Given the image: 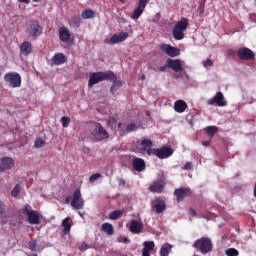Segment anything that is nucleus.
I'll list each match as a JSON object with an SVG mask.
<instances>
[{
  "label": "nucleus",
  "instance_id": "1",
  "mask_svg": "<svg viewBox=\"0 0 256 256\" xmlns=\"http://www.w3.org/2000/svg\"><path fill=\"white\" fill-rule=\"evenodd\" d=\"M90 139L96 142L105 141V139H109V133L103 128L101 123L95 122L91 125Z\"/></svg>",
  "mask_w": 256,
  "mask_h": 256
},
{
  "label": "nucleus",
  "instance_id": "2",
  "mask_svg": "<svg viewBox=\"0 0 256 256\" xmlns=\"http://www.w3.org/2000/svg\"><path fill=\"white\" fill-rule=\"evenodd\" d=\"M101 81H115V74L111 71L109 72H94L90 75L88 87H93Z\"/></svg>",
  "mask_w": 256,
  "mask_h": 256
},
{
  "label": "nucleus",
  "instance_id": "3",
  "mask_svg": "<svg viewBox=\"0 0 256 256\" xmlns=\"http://www.w3.org/2000/svg\"><path fill=\"white\" fill-rule=\"evenodd\" d=\"M21 215H26L30 225H39L41 223L42 216L39 212L33 210L31 205L25 204V206L20 210Z\"/></svg>",
  "mask_w": 256,
  "mask_h": 256
},
{
  "label": "nucleus",
  "instance_id": "4",
  "mask_svg": "<svg viewBox=\"0 0 256 256\" xmlns=\"http://www.w3.org/2000/svg\"><path fill=\"white\" fill-rule=\"evenodd\" d=\"M25 33L31 39H37L43 33V28L37 20H31L26 23Z\"/></svg>",
  "mask_w": 256,
  "mask_h": 256
},
{
  "label": "nucleus",
  "instance_id": "5",
  "mask_svg": "<svg viewBox=\"0 0 256 256\" xmlns=\"http://www.w3.org/2000/svg\"><path fill=\"white\" fill-rule=\"evenodd\" d=\"M187 27H189V20L187 18L179 21L173 29V37L176 41H181V39H185V31H187Z\"/></svg>",
  "mask_w": 256,
  "mask_h": 256
},
{
  "label": "nucleus",
  "instance_id": "6",
  "mask_svg": "<svg viewBox=\"0 0 256 256\" xmlns=\"http://www.w3.org/2000/svg\"><path fill=\"white\" fill-rule=\"evenodd\" d=\"M193 247L195 249H198V251L202 252L203 255H206V253H210V251H213V243L211 242V239L205 237L198 239L193 244Z\"/></svg>",
  "mask_w": 256,
  "mask_h": 256
},
{
  "label": "nucleus",
  "instance_id": "7",
  "mask_svg": "<svg viewBox=\"0 0 256 256\" xmlns=\"http://www.w3.org/2000/svg\"><path fill=\"white\" fill-rule=\"evenodd\" d=\"M4 81L14 89L17 87H21V74L17 72H8L4 75Z\"/></svg>",
  "mask_w": 256,
  "mask_h": 256
},
{
  "label": "nucleus",
  "instance_id": "8",
  "mask_svg": "<svg viewBox=\"0 0 256 256\" xmlns=\"http://www.w3.org/2000/svg\"><path fill=\"white\" fill-rule=\"evenodd\" d=\"M149 155H155L159 159H167L168 157H171V155H173V149L167 146H164L160 149L153 148L149 151Z\"/></svg>",
  "mask_w": 256,
  "mask_h": 256
},
{
  "label": "nucleus",
  "instance_id": "9",
  "mask_svg": "<svg viewBox=\"0 0 256 256\" xmlns=\"http://www.w3.org/2000/svg\"><path fill=\"white\" fill-rule=\"evenodd\" d=\"M71 207L73 209H83L85 207V200H83V196L81 195V190L76 189L73 193L72 200H71Z\"/></svg>",
  "mask_w": 256,
  "mask_h": 256
},
{
  "label": "nucleus",
  "instance_id": "10",
  "mask_svg": "<svg viewBox=\"0 0 256 256\" xmlns=\"http://www.w3.org/2000/svg\"><path fill=\"white\" fill-rule=\"evenodd\" d=\"M160 50L162 53H165V55H168V57H179V55H181V50L179 48L169 44H161Z\"/></svg>",
  "mask_w": 256,
  "mask_h": 256
},
{
  "label": "nucleus",
  "instance_id": "11",
  "mask_svg": "<svg viewBox=\"0 0 256 256\" xmlns=\"http://www.w3.org/2000/svg\"><path fill=\"white\" fill-rule=\"evenodd\" d=\"M209 105H217V107H227V100L223 96V92H217L214 97L208 100Z\"/></svg>",
  "mask_w": 256,
  "mask_h": 256
},
{
  "label": "nucleus",
  "instance_id": "12",
  "mask_svg": "<svg viewBox=\"0 0 256 256\" xmlns=\"http://www.w3.org/2000/svg\"><path fill=\"white\" fill-rule=\"evenodd\" d=\"M149 3V0H139L138 6L134 9L131 15V19L137 20L141 15H143L145 11V7H147V4Z\"/></svg>",
  "mask_w": 256,
  "mask_h": 256
},
{
  "label": "nucleus",
  "instance_id": "13",
  "mask_svg": "<svg viewBox=\"0 0 256 256\" xmlns=\"http://www.w3.org/2000/svg\"><path fill=\"white\" fill-rule=\"evenodd\" d=\"M129 37V33L127 32H120L118 34H114L110 39H105L104 43L108 45H116V43H122Z\"/></svg>",
  "mask_w": 256,
  "mask_h": 256
},
{
  "label": "nucleus",
  "instance_id": "14",
  "mask_svg": "<svg viewBox=\"0 0 256 256\" xmlns=\"http://www.w3.org/2000/svg\"><path fill=\"white\" fill-rule=\"evenodd\" d=\"M152 209L159 215L163 213L167 209V205L165 204V200L161 197H156L151 203Z\"/></svg>",
  "mask_w": 256,
  "mask_h": 256
},
{
  "label": "nucleus",
  "instance_id": "15",
  "mask_svg": "<svg viewBox=\"0 0 256 256\" xmlns=\"http://www.w3.org/2000/svg\"><path fill=\"white\" fill-rule=\"evenodd\" d=\"M15 165V161L11 157H3L0 159V173L3 171H9V169H13Z\"/></svg>",
  "mask_w": 256,
  "mask_h": 256
},
{
  "label": "nucleus",
  "instance_id": "16",
  "mask_svg": "<svg viewBox=\"0 0 256 256\" xmlns=\"http://www.w3.org/2000/svg\"><path fill=\"white\" fill-rule=\"evenodd\" d=\"M167 67L169 69H172V71H175V73H181L183 71V64L181 63V60L179 59H171L169 58L167 61Z\"/></svg>",
  "mask_w": 256,
  "mask_h": 256
},
{
  "label": "nucleus",
  "instance_id": "17",
  "mask_svg": "<svg viewBox=\"0 0 256 256\" xmlns=\"http://www.w3.org/2000/svg\"><path fill=\"white\" fill-rule=\"evenodd\" d=\"M239 59L242 61H249L255 57V54L251 51V49L243 47L237 51Z\"/></svg>",
  "mask_w": 256,
  "mask_h": 256
},
{
  "label": "nucleus",
  "instance_id": "18",
  "mask_svg": "<svg viewBox=\"0 0 256 256\" xmlns=\"http://www.w3.org/2000/svg\"><path fill=\"white\" fill-rule=\"evenodd\" d=\"M59 39L62 43H69V41H71V32L69 31V28L65 26L60 27Z\"/></svg>",
  "mask_w": 256,
  "mask_h": 256
},
{
  "label": "nucleus",
  "instance_id": "19",
  "mask_svg": "<svg viewBox=\"0 0 256 256\" xmlns=\"http://www.w3.org/2000/svg\"><path fill=\"white\" fill-rule=\"evenodd\" d=\"M174 195L178 202L183 201V199H185V197H189V195H191V189L178 188L174 191Z\"/></svg>",
  "mask_w": 256,
  "mask_h": 256
},
{
  "label": "nucleus",
  "instance_id": "20",
  "mask_svg": "<svg viewBox=\"0 0 256 256\" xmlns=\"http://www.w3.org/2000/svg\"><path fill=\"white\" fill-rule=\"evenodd\" d=\"M108 125L111 127V129H114L115 131L118 130L121 137H123V135H125V130H123L121 122L117 123V119L110 118L108 120Z\"/></svg>",
  "mask_w": 256,
  "mask_h": 256
},
{
  "label": "nucleus",
  "instance_id": "21",
  "mask_svg": "<svg viewBox=\"0 0 256 256\" xmlns=\"http://www.w3.org/2000/svg\"><path fill=\"white\" fill-rule=\"evenodd\" d=\"M142 256H151V251L155 249V242L145 241L143 243Z\"/></svg>",
  "mask_w": 256,
  "mask_h": 256
},
{
  "label": "nucleus",
  "instance_id": "22",
  "mask_svg": "<svg viewBox=\"0 0 256 256\" xmlns=\"http://www.w3.org/2000/svg\"><path fill=\"white\" fill-rule=\"evenodd\" d=\"M129 230L131 231V233L139 234L141 233V231H143V223L136 220H132L130 223Z\"/></svg>",
  "mask_w": 256,
  "mask_h": 256
},
{
  "label": "nucleus",
  "instance_id": "23",
  "mask_svg": "<svg viewBox=\"0 0 256 256\" xmlns=\"http://www.w3.org/2000/svg\"><path fill=\"white\" fill-rule=\"evenodd\" d=\"M62 229V235H69L71 233V217H66L64 220H62L61 223Z\"/></svg>",
  "mask_w": 256,
  "mask_h": 256
},
{
  "label": "nucleus",
  "instance_id": "24",
  "mask_svg": "<svg viewBox=\"0 0 256 256\" xmlns=\"http://www.w3.org/2000/svg\"><path fill=\"white\" fill-rule=\"evenodd\" d=\"M133 168L135 171L141 173V171H145V160L141 158H134L133 159Z\"/></svg>",
  "mask_w": 256,
  "mask_h": 256
},
{
  "label": "nucleus",
  "instance_id": "25",
  "mask_svg": "<svg viewBox=\"0 0 256 256\" xmlns=\"http://www.w3.org/2000/svg\"><path fill=\"white\" fill-rule=\"evenodd\" d=\"M141 150L146 151L147 155H149V151H153V141L151 139L143 138L140 142Z\"/></svg>",
  "mask_w": 256,
  "mask_h": 256
},
{
  "label": "nucleus",
  "instance_id": "26",
  "mask_svg": "<svg viewBox=\"0 0 256 256\" xmlns=\"http://www.w3.org/2000/svg\"><path fill=\"white\" fill-rule=\"evenodd\" d=\"M163 189H165V186H163V182L161 181H155L149 187L151 193H163Z\"/></svg>",
  "mask_w": 256,
  "mask_h": 256
},
{
  "label": "nucleus",
  "instance_id": "27",
  "mask_svg": "<svg viewBox=\"0 0 256 256\" xmlns=\"http://www.w3.org/2000/svg\"><path fill=\"white\" fill-rule=\"evenodd\" d=\"M20 51L24 55H30V53H33V45L29 41H24L20 46Z\"/></svg>",
  "mask_w": 256,
  "mask_h": 256
},
{
  "label": "nucleus",
  "instance_id": "28",
  "mask_svg": "<svg viewBox=\"0 0 256 256\" xmlns=\"http://www.w3.org/2000/svg\"><path fill=\"white\" fill-rule=\"evenodd\" d=\"M187 109V102L184 100H177L174 103V110L176 113H185V110Z\"/></svg>",
  "mask_w": 256,
  "mask_h": 256
},
{
  "label": "nucleus",
  "instance_id": "29",
  "mask_svg": "<svg viewBox=\"0 0 256 256\" xmlns=\"http://www.w3.org/2000/svg\"><path fill=\"white\" fill-rule=\"evenodd\" d=\"M67 61V57L63 53L55 54L53 57L54 65H63Z\"/></svg>",
  "mask_w": 256,
  "mask_h": 256
},
{
  "label": "nucleus",
  "instance_id": "30",
  "mask_svg": "<svg viewBox=\"0 0 256 256\" xmlns=\"http://www.w3.org/2000/svg\"><path fill=\"white\" fill-rule=\"evenodd\" d=\"M172 249H173V245L169 243L163 244L160 249V256H169V253H171Z\"/></svg>",
  "mask_w": 256,
  "mask_h": 256
},
{
  "label": "nucleus",
  "instance_id": "31",
  "mask_svg": "<svg viewBox=\"0 0 256 256\" xmlns=\"http://www.w3.org/2000/svg\"><path fill=\"white\" fill-rule=\"evenodd\" d=\"M101 229L107 235H113L115 233V229L113 228V225L111 223L102 224Z\"/></svg>",
  "mask_w": 256,
  "mask_h": 256
},
{
  "label": "nucleus",
  "instance_id": "32",
  "mask_svg": "<svg viewBox=\"0 0 256 256\" xmlns=\"http://www.w3.org/2000/svg\"><path fill=\"white\" fill-rule=\"evenodd\" d=\"M82 19H93L95 18V11L86 9L81 14Z\"/></svg>",
  "mask_w": 256,
  "mask_h": 256
},
{
  "label": "nucleus",
  "instance_id": "33",
  "mask_svg": "<svg viewBox=\"0 0 256 256\" xmlns=\"http://www.w3.org/2000/svg\"><path fill=\"white\" fill-rule=\"evenodd\" d=\"M204 131H206L212 139V137H215V133H217L219 129L216 126H208L204 128Z\"/></svg>",
  "mask_w": 256,
  "mask_h": 256
},
{
  "label": "nucleus",
  "instance_id": "34",
  "mask_svg": "<svg viewBox=\"0 0 256 256\" xmlns=\"http://www.w3.org/2000/svg\"><path fill=\"white\" fill-rule=\"evenodd\" d=\"M121 215H123V211L115 210L109 214V219H111L112 221H117V219H119Z\"/></svg>",
  "mask_w": 256,
  "mask_h": 256
},
{
  "label": "nucleus",
  "instance_id": "35",
  "mask_svg": "<svg viewBox=\"0 0 256 256\" xmlns=\"http://www.w3.org/2000/svg\"><path fill=\"white\" fill-rule=\"evenodd\" d=\"M69 24L71 27H79V25H81V18L74 16L70 19Z\"/></svg>",
  "mask_w": 256,
  "mask_h": 256
},
{
  "label": "nucleus",
  "instance_id": "36",
  "mask_svg": "<svg viewBox=\"0 0 256 256\" xmlns=\"http://www.w3.org/2000/svg\"><path fill=\"white\" fill-rule=\"evenodd\" d=\"M112 81H114V82L111 87V93H115V91H117L123 85V83L121 81L117 80L116 76H115V79Z\"/></svg>",
  "mask_w": 256,
  "mask_h": 256
},
{
  "label": "nucleus",
  "instance_id": "37",
  "mask_svg": "<svg viewBox=\"0 0 256 256\" xmlns=\"http://www.w3.org/2000/svg\"><path fill=\"white\" fill-rule=\"evenodd\" d=\"M133 131H137V124L135 123H131L126 127V129L124 130V135L126 133H133Z\"/></svg>",
  "mask_w": 256,
  "mask_h": 256
},
{
  "label": "nucleus",
  "instance_id": "38",
  "mask_svg": "<svg viewBox=\"0 0 256 256\" xmlns=\"http://www.w3.org/2000/svg\"><path fill=\"white\" fill-rule=\"evenodd\" d=\"M225 254L227 256H239V251H237V249H235V248H228L225 251Z\"/></svg>",
  "mask_w": 256,
  "mask_h": 256
},
{
  "label": "nucleus",
  "instance_id": "39",
  "mask_svg": "<svg viewBox=\"0 0 256 256\" xmlns=\"http://www.w3.org/2000/svg\"><path fill=\"white\" fill-rule=\"evenodd\" d=\"M43 145H45V140L42 138H37L34 142V147H36V149H41Z\"/></svg>",
  "mask_w": 256,
  "mask_h": 256
},
{
  "label": "nucleus",
  "instance_id": "40",
  "mask_svg": "<svg viewBox=\"0 0 256 256\" xmlns=\"http://www.w3.org/2000/svg\"><path fill=\"white\" fill-rule=\"evenodd\" d=\"M19 193H21V186L19 184H16L11 192V195L12 197H17Z\"/></svg>",
  "mask_w": 256,
  "mask_h": 256
},
{
  "label": "nucleus",
  "instance_id": "41",
  "mask_svg": "<svg viewBox=\"0 0 256 256\" xmlns=\"http://www.w3.org/2000/svg\"><path fill=\"white\" fill-rule=\"evenodd\" d=\"M62 127L67 128L69 127V123H71V118L64 116L61 118Z\"/></svg>",
  "mask_w": 256,
  "mask_h": 256
},
{
  "label": "nucleus",
  "instance_id": "42",
  "mask_svg": "<svg viewBox=\"0 0 256 256\" xmlns=\"http://www.w3.org/2000/svg\"><path fill=\"white\" fill-rule=\"evenodd\" d=\"M28 246L31 251H37V240L35 239L30 240Z\"/></svg>",
  "mask_w": 256,
  "mask_h": 256
},
{
  "label": "nucleus",
  "instance_id": "43",
  "mask_svg": "<svg viewBox=\"0 0 256 256\" xmlns=\"http://www.w3.org/2000/svg\"><path fill=\"white\" fill-rule=\"evenodd\" d=\"M98 179H101V174L96 173V174H93L89 177V182L90 183H95V181H97Z\"/></svg>",
  "mask_w": 256,
  "mask_h": 256
},
{
  "label": "nucleus",
  "instance_id": "44",
  "mask_svg": "<svg viewBox=\"0 0 256 256\" xmlns=\"http://www.w3.org/2000/svg\"><path fill=\"white\" fill-rule=\"evenodd\" d=\"M202 65H203V67H205L206 69H207L208 67H213V60L207 59V60H205V61L202 62Z\"/></svg>",
  "mask_w": 256,
  "mask_h": 256
},
{
  "label": "nucleus",
  "instance_id": "45",
  "mask_svg": "<svg viewBox=\"0 0 256 256\" xmlns=\"http://www.w3.org/2000/svg\"><path fill=\"white\" fill-rule=\"evenodd\" d=\"M183 169H184L185 171H191V169H193V163L187 162V163L184 165Z\"/></svg>",
  "mask_w": 256,
  "mask_h": 256
},
{
  "label": "nucleus",
  "instance_id": "46",
  "mask_svg": "<svg viewBox=\"0 0 256 256\" xmlns=\"http://www.w3.org/2000/svg\"><path fill=\"white\" fill-rule=\"evenodd\" d=\"M227 54H228L230 57H235V55H237V52H235V50H233V49H228V50H227Z\"/></svg>",
  "mask_w": 256,
  "mask_h": 256
},
{
  "label": "nucleus",
  "instance_id": "47",
  "mask_svg": "<svg viewBox=\"0 0 256 256\" xmlns=\"http://www.w3.org/2000/svg\"><path fill=\"white\" fill-rule=\"evenodd\" d=\"M4 211H5V204H3L2 201H0V215H3Z\"/></svg>",
  "mask_w": 256,
  "mask_h": 256
},
{
  "label": "nucleus",
  "instance_id": "48",
  "mask_svg": "<svg viewBox=\"0 0 256 256\" xmlns=\"http://www.w3.org/2000/svg\"><path fill=\"white\" fill-rule=\"evenodd\" d=\"M118 183H119V185L122 186V187H125V185H126V182H125V180H124L123 178H119V179H118Z\"/></svg>",
  "mask_w": 256,
  "mask_h": 256
},
{
  "label": "nucleus",
  "instance_id": "49",
  "mask_svg": "<svg viewBox=\"0 0 256 256\" xmlns=\"http://www.w3.org/2000/svg\"><path fill=\"white\" fill-rule=\"evenodd\" d=\"M72 199H73V197L68 196V197L65 198L64 203H66V205H68V203L71 204Z\"/></svg>",
  "mask_w": 256,
  "mask_h": 256
},
{
  "label": "nucleus",
  "instance_id": "50",
  "mask_svg": "<svg viewBox=\"0 0 256 256\" xmlns=\"http://www.w3.org/2000/svg\"><path fill=\"white\" fill-rule=\"evenodd\" d=\"M202 145H203L204 147H209V145H211V141H203V142H202Z\"/></svg>",
  "mask_w": 256,
  "mask_h": 256
},
{
  "label": "nucleus",
  "instance_id": "51",
  "mask_svg": "<svg viewBox=\"0 0 256 256\" xmlns=\"http://www.w3.org/2000/svg\"><path fill=\"white\" fill-rule=\"evenodd\" d=\"M190 215H192V217H195L197 215V212L195 211V209L193 208L190 209Z\"/></svg>",
  "mask_w": 256,
  "mask_h": 256
},
{
  "label": "nucleus",
  "instance_id": "52",
  "mask_svg": "<svg viewBox=\"0 0 256 256\" xmlns=\"http://www.w3.org/2000/svg\"><path fill=\"white\" fill-rule=\"evenodd\" d=\"M19 3H25L26 5H29V0H18Z\"/></svg>",
  "mask_w": 256,
  "mask_h": 256
},
{
  "label": "nucleus",
  "instance_id": "53",
  "mask_svg": "<svg viewBox=\"0 0 256 256\" xmlns=\"http://www.w3.org/2000/svg\"><path fill=\"white\" fill-rule=\"evenodd\" d=\"M167 67H169V66H167V64H166L165 66L160 67L159 71H161V72L166 71Z\"/></svg>",
  "mask_w": 256,
  "mask_h": 256
},
{
  "label": "nucleus",
  "instance_id": "54",
  "mask_svg": "<svg viewBox=\"0 0 256 256\" xmlns=\"http://www.w3.org/2000/svg\"><path fill=\"white\" fill-rule=\"evenodd\" d=\"M123 243H129V238H123Z\"/></svg>",
  "mask_w": 256,
  "mask_h": 256
},
{
  "label": "nucleus",
  "instance_id": "55",
  "mask_svg": "<svg viewBox=\"0 0 256 256\" xmlns=\"http://www.w3.org/2000/svg\"><path fill=\"white\" fill-rule=\"evenodd\" d=\"M254 197H256V183L254 185Z\"/></svg>",
  "mask_w": 256,
  "mask_h": 256
},
{
  "label": "nucleus",
  "instance_id": "56",
  "mask_svg": "<svg viewBox=\"0 0 256 256\" xmlns=\"http://www.w3.org/2000/svg\"><path fill=\"white\" fill-rule=\"evenodd\" d=\"M141 79H142V81H145V74L141 75Z\"/></svg>",
  "mask_w": 256,
  "mask_h": 256
},
{
  "label": "nucleus",
  "instance_id": "57",
  "mask_svg": "<svg viewBox=\"0 0 256 256\" xmlns=\"http://www.w3.org/2000/svg\"><path fill=\"white\" fill-rule=\"evenodd\" d=\"M78 214L80 215V217L83 219V213H81V212H78Z\"/></svg>",
  "mask_w": 256,
  "mask_h": 256
},
{
  "label": "nucleus",
  "instance_id": "58",
  "mask_svg": "<svg viewBox=\"0 0 256 256\" xmlns=\"http://www.w3.org/2000/svg\"><path fill=\"white\" fill-rule=\"evenodd\" d=\"M34 1V3H39V1H41V0H33Z\"/></svg>",
  "mask_w": 256,
  "mask_h": 256
},
{
  "label": "nucleus",
  "instance_id": "59",
  "mask_svg": "<svg viewBox=\"0 0 256 256\" xmlns=\"http://www.w3.org/2000/svg\"><path fill=\"white\" fill-rule=\"evenodd\" d=\"M118 1H120V3H125L126 0H118Z\"/></svg>",
  "mask_w": 256,
  "mask_h": 256
}]
</instances>
